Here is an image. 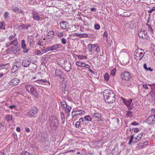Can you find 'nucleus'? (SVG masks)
Instances as JSON below:
<instances>
[{"instance_id": "nucleus-1", "label": "nucleus", "mask_w": 155, "mask_h": 155, "mask_svg": "<svg viewBox=\"0 0 155 155\" xmlns=\"http://www.w3.org/2000/svg\"><path fill=\"white\" fill-rule=\"evenodd\" d=\"M104 100L106 103H112L115 102L116 98L113 91L109 89L104 90L103 92Z\"/></svg>"}, {"instance_id": "nucleus-2", "label": "nucleus", "mask_w": 155, "mask_h": 155, "mask_svg": "<svg viewBox=\"0 0 155 155\" xmlns=\"http://www.w3.org/2000/svg\"><path fill=\"white\" fill-rule=\"evenodd\" d=\"M49 121L51 129L56 130L58 127L59 121L57 118L55 116H51L49 117Z\"/></svg>"}, {"instance_id": "nucleus-3", "label": "nucleus", "mask_w": 155, "mask_h": 155, "mask_svg": "<svg viewBox=\"0 0 155 155\" xmlns=\"http://www.w3.org/2000/svg\"><path fill=\"white\" fill-rule=\"evenodd\" d=\"M134 58L136 60H140L143 57L145 54L144 50L138 48L135 51Z\"/></svg>"}, {"instance_id": "nucleus-4", "label": "nucleus", "mask_w": 155, "mask_h": 155, "mask_svg": "<svg viewBox=\"0 0 155 155\" xmlns=\"http://www.w3.org/2000/svg\"><path fill=\"white\" fill-rule=\"evenodd\" d=\"M87 49L91 53L96 52L99 53L100 52V48L97 44H89L87 45Z\"/></svg>"}, {"instance_id": "nucleus-5", "label": "nucleus", "mask_w": 155, "mask_h": 155, "mask_svg": "<svg viewBox=\"0 0 155 155\" xmlns=\"http://www.w3.org/2000/svg\"><path fill=\"white\" fill-rule=\"evenodd\" d=\"M38 111V108L36 107H33L29 109L28 112V114L29 115V117H34Z\"/></svg>"}, {"instance_id": "nucleus-6", "label": "nucleus", "mask_w": 155, "mask_h": 155, "mask_svg": "<svg viewBox=\"0 0 155 155\" xmlns=\"http://www.w3.org/2000/svg\"><path fill=\"white\" fill-rule=\"evenodd\" d=\"M121 78L123 80L129 81L131 78L130 73L127 71H124L121 74Z\"/></svg>"}, {"instance_id": "nucleus-7", "label": "nucleus", "mask_w": 155, "mask_h": 155, "mask_svg": "<svg viewBox=\"0 0 155 155\" xmlns=\"http://www.w3.org/2000/svg\"><path fill=\"white\" fill-rule=\"evenodd\" d=\"M124 104L127 106L128 110H130L133 108V106L131 104L132 100L131 99L128 100L123 99Z\"/></svg>"}, {"instance_id": "nucleus-8", "label": "nucleus", "mask_w": 155, "mask_h": 155, "mask_svg": "<svg viewBox=\"0 0 155 155\" xmlns=\"http://www.w3.org/2000/svg\"><path fill=\"white\" fill-rule=\"evenodd\" d=\"M31 62V61L30 58H25L22 60V65L25 67H27L29 66Z\"/></svg>"}, {"instance_id": "nucleus-9", "label": "nucleus", "mask_w": 155, "mask_h": 155, "mask_svg": "<svg viewBox=\"0 0 155 155\" xmlns=\"http://www.w3.org/2000/svg\"><path fill=\"white\" fill-rule=\"evenodd\" d=\"M147 122L149 124H155V115H152L146 120Z\"/></svg>"}, {"instance_id": "nucleus-10", "label": "nucleus", "mask_w": 155, "mask_h": 155, "mask_svg": "<svg viewBox=\"0 0 155 155\" xmlns=\"http://www.w3.org/2000/svg\"><path fill=\"white\" fill-rule=\"evenodd\" d=\"M13 65V66L12 68L11 71L12 73H15L20 68V66L19 62H18L14 63Z\"/></svg>"}, {"instance_id": "nucleus-11", "label": "nucleus", "mask_w": 155, "mask_h": 155, "mask_svg": "<svg viewBox=\"0 0 155 155\" xmlns=\"http://www.w3.org/2000/svg\"><path fill=\"white\" fill-rule=\"evenodd\" d=\"M92 117L94 119H99L98 121H101L102 120L101 119L102 114L101 113L99 112H95V113L92 114Z\"/></svg>"}, {"instance_id": "nucleus-12", "label": "nucleus", "mask_w": 155, "mask_h": 155, "mask_svg": "<svg viewBox=\"0 0 155 155\" xmlns=\"http://www.w3.org/2000/svg\"><path fill=\"white\" fill-rule=\"evenodd\" d=\"M19 50V48L18 46L12 47L8 49L9 52L12 54H16Z\"/></svg>"}, {"instance_id": "nucleus-13", "label": "nucleus", "mask_w": 155, "mask_h": 155, "mask_svg": "<svg viewBox=\"0 0 155 155\" xmlns=\"http://www.w3.org/2000/svg\"><path fill=\"white\" fill-rule=\"evenodd\" d=\"M30 94L34 96L36 98H37L38 97V94L36 91L35 88L33 87L31 89L30 91L28 92Z\"/></svg>"}, {"instance_id": "nucleus-14", "label": "nucleus", "mask_w": 155, "mask_h": 155, "mask_svg": "<svg viewBox=\"0 0 155 155\" xmlns=\"http://www.w3.org/2000/svg\"><path fill=\"white\" fill-rule=\"evenodd\" d=\"M19 82V80L17 78H15L12 79L11 81L9 82V84L10 85L12 86L16 85H17Z\"/></svg>"}, {"instance_id": "nucleus-15", "label": "nucleus", "mask_w": 155, "mask_h": 155, "mask_svg": "<svg viewBox=\"0 0 155 155\" xmlns=\"http://www.w3.org/2000/svg\"><path fill=\"white\" fill-rule=\"evenodd\" d=\"M138 36L140 38H141L143 39H147L148 38L147 32L145 31H143L142 33H140L138 34Z\"/></svg>"}, {"instance_id": "nucleus-16", "label": "nucleus", "mask_w": 155, "mask_h": 155, "mask_svg": "<svg viewBox=\"0 0 155 155\" xmlns=\"http://www.w3.org/2000/svg\"><path fill=\"white\" fill-rule=\"evenodd\" d=\"M11 45H14L15 46H17L18 43V39L17 38H15L13 40L11 41L9 43L7 44L6 46L8 47Z\"/></svg>"}, {"instance_id": "nucleus-17", "label": "nucleus", "mask_w": 155, "mask_h": 155, "mask_svg": "<svg viewBox=\"0 0 155 155\" xmlns=\"http://www.w3.org/2000/svg\"><path fill=\"white\" fill-rule=\"evenodd\" d=\"M60 26L61 28L63 29H65L68 27V22L66 21H63L60 23Z\"/></svg>"}, {"instance_id": "nucleus-18", "label": "nucleus", "mask_w": 155, "mask_h": 155, "mask_svg": "<svg viewBox=\"0 0 155 155\" xmlns=\"http://www.w3.org/2000/svg\"><path fill=\"white\" fill-rule=\"evenodd\" d=\"M55 75L56 76L60 78L63 79H64V77L63 76V74L60 70H56L55 72Z\"/></svg>"}, {"instance_id": "nucleus-19", "label": "nucleus", "mask_w": 155, "mask_h": 155, "mask_svg": "<svg viewBox=\"0 0 155 155\" xmlns=\"http://www.w3.org/2000/svg\"><path fill=\"white\" fill-rule=\"evenodd\" d=\"M84 111L82 110H78L76 111H73L72 112V117H74V116L77 117V116L81 114Z\"/></svg>"}, {"instance_id": "nucleus-20", "label": "nucleus", "mask_w": 155, "mask_h": 155, "mask_svg": "<svg viewBox=\"0 0 155 155\" xmlns=\"http://www.w3.org/2000/svg\"><path fill=\"white\" fill-rule=\"evenodd\" d=\"M12 116L11 115H7L5 118V120H6L8 122H10L12 121Z\"/></svg>"}, {"instance_id": "nucleus-21", "label": "nucleus", "mask_w": 155, "mask_h": 155, "mask_svg": "<svg viewBox=\"0 0 155 155\" xmlns=\"http://www.w3.org/2000/svg\"><path fill=\"white\" fill-rule=\"evenodd\" d=\"M50 51H53L58 49L59 48V44H54L52 46L49 47Z\"/></svg>"}, {"instance_id": "nucleus-22", "label": "nucleus", "mask_w": 155, "mask_h": 155, "mask_svg": "<svg viewBox=\"0 0 155 155\" xmlns=\"http://www.w3.org/2000/svg\"><path fill=\"white\" fill-rule=\"evenodd\" d=\"M71 109V107L67 104H66L65 107L64 108L65 113L68 114L70 113Z\"/></svg>"}, {"instance_id": "nucleus-23", "label": "nucleus", "mask_w": 155, "mask_h": 155, "mask_svg": "<svg viewBox=\"0 0 155 155\" xmlns=\"http://www.w3.org/2000/svg\"><path fill=\"white\" fill-rule=\"evenodd\" d=\"M125 27L128 29H132L133 27V24L131 22L128 23L125 25Z\"/></svg>"}, {"instance_id": "nucleus-24", "label": "nucleus", "mask_w": 155, "mask_h": 155, "mask_svg": "<svg viewBox=\"0 0 155 155\" xmlns=\"http://www.w3.org/2000/svg\"><path fill=\"white\" fill-rule=\"evenodd\" d=\"M148 143L147 142H145L143 143H140L139 144L138 146V149H140L143 148L145 144L147 145Z\"/></svg>"}, {"instance_id": "nucleus-25", "label": "nucleus", "mask_w": 155, "mask_h": 155, "mask_svg": "<svg viewBox=\"0 0 155 155\" xmlns=\"http://www.w3.org/2000/svg\"><path fill=\"white\" fill-rule=\"evenodd\" d=\"M127 113H126V116L127 118H131L133 116V113L130 111H126Z\"/></svg>"}, {"instance_id": "nucleus-26", "label": "nucleus", "mask_w": 155, "mask_h": 155, "mask_svg": "<svg viewBox=\"0 0 155 155\" xmlns=\"http://www.w3.org/2000/svg\"><path fill=\"white\" fill-rule=\"evenodd\" d=\"M34 40V37L32 35H28L27 37V42L28 43H29L30 42V41H33Z\"/></svg>"}, {"instance_id": "nucleus-27", "label": "nucleus", "mask_w": 155, "mask_h": 155, "mask_svg": "<svg viewBox=\"0 0 155 155\" xmlns=\"http://www.w3.org/2000/svg\"><path fill=\"white\" fill-rule=\"evenodd\" d=\"M8 66L7 64H0V70L2 69H7L8 68Z\"/></svg>"}, {"instance_id": "nucleus-28", "label": "nucleus", "mask_w": 155, "mask_h": 155, "mask_svg": "<svg viewBox=\"0 0 155 155\" xmlns=\"http://www.w3.org/2000/svg\"><path fill=\"white\" fill-rule=\"evenodd\" d=\"M85 63L80 61H77L76 62V64L78 67H84Z\"/></svg>"}, {"instance_id": "nucleus-29", "label": "nucleus", "mask_w": 155, "mask_h": 155, "mask_svg": "<svg viewBox=\"0 0 155 155\" xmlns=\"http://www.w3.org/2000/svg\"><path fill=\"white\" fill-rule=\"evenodd\" d=\"M61 118L62 120V123L63 124H64L65 120V115L63 112L61 113Z\"/></svg>"}, {"instance_id": "nucleus-30", "label": "nucleus", "mask_w": 155, "mask_h": 155, "mask_svg": "<svg viewBox=\"0 0 155 155\" xmlns=\"http://www.w3.org/2000/svg\"><path fill=\"white\" fill-rule=\"evenodd\" d=\"M33 19L37 21H39L40 19V17L36 14H33Z\"/></svg>"}, {"instance_id": "nucleus-31", "label": "nucleus", "mask_w": 155, "mask_h": 155, "mask_svg": "<svg viewBox=\"0 0 155 155\" xmlns=\"http://www.w3.org/2000/svg\"><path fill=\"white\" fill-rule=\"evenodd\" d=\"M54 31H50L47 34V35L50 36L51 38H53L54 37Z\"/></svg>"}, {"instance_id": "nucleus-32", "label": "nucleus", "mask_w": 155, "mask_h": 155, "mask_svg": "<svg viewBox=\"0 0 155 155\" xmlns=\"http://www.w3.org/2000/svg\"><path fill=\"white\" fill-rule=\"evenodd\" d=\"M5 23L4 22H0V29L2 30H5Z\"/></svg>"}, {"instance_id": "nucleus-33", "label": "nucleus", "mask_w": 155, "mask_h": 155, "mask_svg": "<svg viewBox=\"0 0 155 155\" xmlns=\"http://www.w3.org/2000/svg\"><path fill=\"white\" fill-rule=\"evenodd\" d=\"M25 88L26 90L28 92L29 91H30L31 89L33 87L30 84H27L25 85Z\"/></svg>"}, {"instance_id": "nucleus-34", "label": "nucleus", "mask_w": 155, "mask_h": 155, "mask_svg": "<svg viewBox=\"0 0 155 155\" xmlns=\"http://www.w3.org/2000/svg\"><path fill=\"white\" fill-rule=\"evenodd\" d=\"M84 121H91V120L92 118L90 117V116H86L84 117Z\"/></svg>"}, {"instance_id": "nucleus-35", "label": "nucleus", "mask_w": 155, "mask_h": 155, "mask_svg": "<svg viewBox=\"0 0 155 155\" xmlns=\"http://www.w3.org/2000/svg\"><path fill=\"white\" fill-rule=\"evenodd\" d=\"M11 9L15 12H17L19 10V8L18 7L14 6L12 7Z\"/></svg>"}, {"instance_id": "nucleus-36", "label": "nucleus", "mask_w": 155, "mask_h": 155, "mask_svg": "<svg viewBox=\"0 0 155 155\" xmlns=\"http://www.w3.org/2000/svg\"><path fill=\"white\" fill-rule=\"evenodd\" d=\"M49 51H50V50L49 47L46 48L45 49H42L41 50V51L43 53H46V52Z\"/></svg>"}, {"instance_id": "nucleus-37", "label": "nucleus", "mask_w": 155, "mask_h": 155, "mask_svg": "<svg viewBox=\"0 0 155 155\" xmlns=\"http://www.w3.org/2000/svg\"><path fill=\"white\" fill-rule=\"evenodd\" d=\"M134 136H130L128 144L129 145H130L132 142H133L134 143Z\"/></svg>"}, {"instance_id": "nucleus-38", "label": "nucleus", "mask_w": 155, "mask_h": 155, "mask_svg": "<svg viewBox=\"0 0 155 155\" xmlns=\"http://www.w3.org/2000/svg\"><path fill=\"white\" fill-rule=\"evenodd\" d=\"M66 104H67L65 101H62L61 102V107L64 109L65 107Z\"/></svg>"}, {"instance_id": "nucleus-39", "label": "nucleus", "mask_w": 155, "mask_h": 155, "mask_svg": "<svg viewBox=\"0 0 155 155\" xmlns=\"http://www.w3.org/2000/svg\"><path fill=\"white\" fill-rule=\"evenodd\" d=\"M83 123H81L79 121H77L75 124V126L76 127L78 128L79 127H81Z\"/></svg>"}, {"instance_id": "nucleus-40", "label": "nucleus", "mask_w": 155, "mask_h": 155, "mask_svg": "<svg viewBox=\"0 0 155 155\" xmlns=\"http://www.w3.org/2000/svg\"><path fill=\"white\" fill-rule=\"evenodd\" d=\"M104 78L105 80L108 81L109 79V76L107 73H106L104 75Z\"/></svg>"}, {"instance_id": "nucleus-41", "label": "nucleus", "mask_w": 155, "mask_h": 155, "mask_svg": "<svg viewBox=\"0 0 155 155\" xmlns=\"http://www.w3.org/2000/svg\"><path fill=\"white\" fill-rule=\"evenodd\" d=\"M142 136H141V137H138V136H137V137H136L137 136H136V137H134V143H137L138 141L141 138V137Z\"/></svg>"}, {"instance_id": "nucleus-42", "label": "nucleus", "mask_w": 155, "mask_h": 155, "mask_svg": "<svg viewBox=\"0 0 155 155\" xmlns=\"http://www.w3.org/2000/svg\"><path fill=\"white\" fill-rule=\"evenodd\" d=\"M78 58H79L80 59H86L87 58V57L86 56L79 55L78 56Z\"/></svg>"}, {"instance_id": "nucleus-43", "label": "nucleus", "mask_w": 155, "mask_h": 155, "mask_svg": "<svg viewBox=\"0 0 155 155\" xmlns=\"http://www.w3.org/2000/svg\"><path fill=\"white\" fill-rule=\"evenodd\" d=\"M21 47H26V45L25 43V41L24 39H23L21 41Z\"/></svg>"}, {"instance_id": "nucleus-44", "label": "nucleus", "mask_w": 155, "mask_h": 155, "mask_svg": "<svg viewBox=\"0 0 155 155\" xmlns=\"http://www.w3.org/2000/svg\"><path fill=\"white\" fill-rule=\"evenodd\" d=\"M9 15V13L7 12H5V14H4V18L5 19H8V15Z\"/></svg>"}, {"instance_id": "nucleus-45", "label": "nucleus", "mask_w": 155, "mask_h": 155, "mask_svg": "<svg viewBox=\"0 0 155 155\" xmlns=\"http://www.w3.org/2000/svg\"><path fill=\"white\" fill-rule=\"evenodd\" d=\"M23 49V52L25 53H27L29 51V49L26 48V47H23L22 48Z\"/></svg>"}, {"instance_id": "nucleus-46", "label": "nucleus", "mask_w": 155, "mask_h": 155, "mask_svg": "<svg viewBox=\"0 0 155 155\" xmlns=\"http://www.w3.org/2000/svg\"><path fill=\"white\" fill-rule=\"evenodd\" d=\"M21 155H32V154L26 151H24V152L21 153Z\"/></svg>"}, {"instance_id": "nucleus-47", "label": "nucleus", "mask_w": 155, "mask_h": 155, "mask_svg": "<svg viewBox=\"0 0 155 155\" xmlns=\"http://www.w3.org/2000/svg\"><path fill=\"white\" fill-rule=\"evenodd\" d=\"M116 69V68H114L112 70L110 71V74L112 76H114L115 74Z\"/></svg>"}, {"instance_id": "nucleus-48", "label": "nucleus", "mask_w": 155, "mask_h": 155, "mask_svg": "<svg viewBox=\"0 0 155 155\" xmlns=\"http://www.w3.org/2000/svg\"><path fill=\"white\" fill-rule=\"evenodd\" d=\"M61 43L64 45L66 43V40L64 38H62L61 39Z\"/></svg>"}, {"instance_id": "nucleus-49", "label": "nucleus", "mask_w": 155, "mask_h": 155, "mask_svg": "<svg viewBox=\"0 0 155 155\" xmlns=\"http://www.w3.org/2000/svg\"><path fill=\"white\" fill-rule=\"evenodd\" d=\"M41 80H37L36 81H35V83H38V86H39V85H42V81Z\"/></svg>"}, {"instance_id": "nucleus-50", "label": "nucleus", "mask_w": 155, "mask_h": 155, "mask_svg": "<svg viewBox=\"0 0 155 155\" xmlns=\"http://www.w3.org/2000/svg\"><path fill=\"white\" fill-rule=\"evenodd\" d=\"M116 150V147H115L112 149L111 152V153L113 155L116 153H117Z\"/></svg>"}, {"instance_id": "nucleus-51", "label": "nucleus", "mask_w": 155, "mask_h": 155, "mask_svg": "<svg viewBox=\"0 0 155 155\" xmlns=\"http://www.w3.org/2000/svg\"><path fill=\"white\" fill-rule=\"evenodd\" d=\"M29 43V45L31 47H33L35 45V41L34 40L33 41H30Z\"/></svg>"}, {"instance_id": "nucleus-52", "label": "nucleus", "mask_w": 155, "mask_h": 155, "mask_svg": "<svg viewBox=\"0 0 155 155\" xmlns=\"http://www.w3.org/2000/svg\"><path fill=\"white\" fill-rule=\"evenodd\" d=\"M36 54L39 56H41L43 54V53L40 50H37L36 52Z\"/></svg>"}, {"instance_id": "nucleus-53", "label": "nucleus", "mask_w": 155, "mask_h": 155, "mask_svg": "<svg viewBox=\"0 0 155 155\" xmlns=\"http://www.w3.org/2000/svg\"><path fill=\"white\" fill-rule=\"evenodd\" d=\"M16 35V34L15 33H14V35H12L10 36L9 37V39L10 40H11L13 39L15 37V36Z\"/></svg>"}, {"instance_id": "nucleus-54", "label": "nucleus", "mask_w": 155, "mask_h": 155, "mask_svg": "<svg viewBox=\"0 0 155 155\" xmlns=\"http://www.w3.org/2000/svg\"><path fill=\"white\" fill-rule=\"evenodd\" d=\"M100 25L98 24H96L94 25V28L96 30H99L100 28Z\"/></svg>"}, {"instance_id": "nucleus-55", "label": "nucleus", "mask_w": 155, "mask_h": 155, "mask_svg": "<svg viewBox=\"0 0 155 155\" xmlns=\"http://www.w3.org/2000/svg\"><path fill=\"white\" fill-rule=\"evenodd\" d=\"M154 11H155V7H153L151 9L148 10V13H150Z\"/></svg>"}, {"instance_id": "nucleus-56", "label": "nucleus", "mask_w": 155, "mask_h": 155, "mask_svg": "<svg viewBox=\"0 0 155 155\" xmlns=\"http://www.w3.org/2000/svg\"><path fill=\"white\" fill-rule=\"evenodd\" d=\"M42 40H40L37 42V44L39 46H42V43H43Z\"/></svg>"}, {"instance_id": "nucleus-57", "label": "nucleus", "mask_w": 155, "mask_h": 155, "mask_svg": "<svg viewBox=\"0 0 155 155\" xmlns=\"http://www.w3.org/2000/svg\"><path fill=\"white\" fill-rule=\"evenodd\" d=\"M7 153L6 152H4L3 151H0V155H7Z\"/></svg>"}, {"instance_id": "nucleus-58", "label": "nucleus", "mask_w": 155, "mask_h": 155, "mask_svg": "<svg viewBox=\"0 0 155 155\" xmlns=\"http://www.w3.org/2000/svg\"><path fill=\"white\" fill-rule=\"evenodd\" d=\"M142 86L145 90H147L149 88L148 85L147 84H143L142 85Z\"/></svg>"}, {"instance_id": "nucleus-59", "label": "nucleus", "mask_w": 155, "mask_h": 155, "mask_svg": "<svg viewBox=\"0 0 155 155\" xmlns=\"http://www.w3.org/2000/svg\"><path fill=\"white\" fill-rule=\"evenodd\" d=\"M16 107V106L15 105H10L8 107L11 109H13L15 108Z\"/></svg>"}, {"instance_id": "nucleus-60", "label": "nucleus", "mask_w": 155, "mask_h": 155, "mask_svg": "<svg viewBox=\"0 0 155 155\" xmlns=\"http://www.w3.org/2000/svg\"><path fill=\"white\" fill-rule=\"evenodd\" d=\"M58 35L59 37H62L63 36L62 32H59L58 33Z\"/></svg>"}, {"instance_id": "nucleus-61", "label": "nucleus", "mask_w": 155, "mask_h": 155, "mask_svg": "<svg viewBox=\"0 0 155 155\" xmlns=\"http://www.w3.org/2000/svg\"><path fill=\"white\" fill-rule=\"evenodd\" d=\"M79 121L81 123H82V122H83L84 121H85L84 120V119L83 118H80L79 119Z\"/></svg>"}, {"instance_id": "nucleus-62", "label": "nucleus", "mask_w": 155, "mask_h": 155, "mask_svg": "<svg viewBox=\"0 0 155 155\" xmlns=\"http://www.w3.org/2000/svg\"><path fill=\"white\" fill-rule=\"evenodd\" d=\"M134 131V132L137 133L139 131V129L137 128H135L133 129Z\"/></svg>"}, {"instance_id": "nucleus-63", "label": "nucleus", "mask_w": 155, "mask_h": 155, "mask_svg": "<svg viewBox=\"0 0 155 155\" xmlns=\"http://www.w3.org/2000/svg\"><path fill=\"white\" fill-rule=\"evenodd\" d=\"M131 124L132 125L135 126L138 125V124L136 122H133Z\"/></svg>"}, {"instance_id": "nucleus-64", "label": "nucleus", "mask_w": 155, "mask_h": 155, "mask_svg": "<svg viewBox=\"0 0 155 155\" xmlns=\"http://www.w3.org/2000/svg\"><path fill=\"white\" fill-rule=\"evenodd\" d=\"M84 68H90V66L87 64H85L84 66Z\"/></svg>"}]
</instances>
